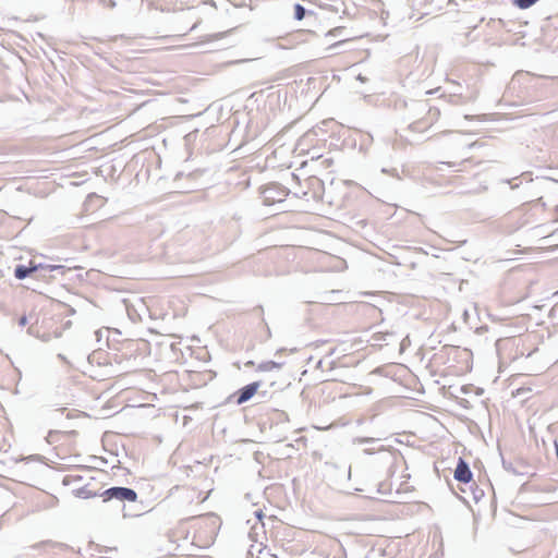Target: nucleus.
<instances>
[{"label":"nucleus","instance_id":"obj_12","mask_svg":"<svg viewBox=\"0 0 558 558\" xmlns=\"http://www.w3.org/2000/svg\"><path fill=\"white\" fill-rule=\"evenodd\" d=\"M65 270L63 272H60V271H56V274H60V275H64ZM34 274L36 275V278L37 279H44V280H48V279H52L54 278V271H34Z\"/></svg>","mask_w":558,"mask_h":558},{"label":"nucleus","instance_id":"obj_13","mask_svg":"<svg viewBox=\"0 0 558 558\" xmlns=\"http://www.w3.org/2000/svg\"><path fill=\"white\" fill-rule=\"evenodd\" d=\"M56 547H63V545L59 544V543L51 542V541H45V542H41V543L33 546V548H45V549L56 548Z\"/></svg>","mask_w":558,"mask_h":558},{"label":"nucleus","instance_id":"obj_2","mask_svg":"<svg viewBox=\"0 0 558 558\" xmlns=\"http://www.w3.org/2000/svg\"><path fill=\"white\" fill-rule=\"evenodd\" d=\"M288 195L289 190L279 183H270L260 192L263 204L267 206L284 202Z\"/></svg>","mask_w":558,"mask_h":558},{"label":"nucleus","instance_id":"obj_1","mask_svg":"<svg viewBox=\"0 0 558 558\" xmlns=\"http://www.w3.org/2000/svg\"><path fill=\"white\" fill-rule=\"evenodd\" d=\"M99 496L102 498L105 502L117 500L122 504L125 501L129 502H135L137 500V493L129 487H122V486H113L110 487L102 493L99 494ZM124 505H122V509H124Z\"/></svg>","mask_w":558,"mask_h":558},{"label":"nucleus","instance_id":"obj_19","mask_svg":"<svg viewBox=\"0 0 558 558\" xmlns=\"http://www.w3.org/2000/svg\"><path fill=\"white\" fill-rule=\"evenodd\" d=\"M27 323H28V318H27V316L23 315L22 317H20V319H19V326H20V327H24V326H26V325H27Z\"/></svg>","mask_w":558,"mask_h":558},{"label":"nucleus","instance_id":"obj_23","mask_svg":"<svg viewBox=\"0 0 558 558\" xmlns=\"http://www.w3.org/2000/svg\"><path fill=\"white\" fill-rule=\"evenodd\" d=\"M27 332H28L29 335H35V332H34V327H33V326H29V327H28V329H27Z\"/></svg>","mask_w":558,"mask_h":558},{"label":"nucleus","instance_id":"obj_25","mask_svg":"<svg viewBox=\"0 0 558 558\" xmlns=\"http://www.w3.org/2000/svg\"><path fill=\"white\" fill-rule=\"evenodd\" d=\"M537 202H538V203H541L543 206H545V204L542 202V197H539V198L537 199Z\"/></svg>","mask_w":558,"mask_h":558},{"label":"nucleus","instance_id":"obj_3","mask_svg":"<svg viewBox=\"0 0 558 558\" xmlns=\"http://www.w3.org/2000/svg\"><path fill=\"white\" fill-rule=\"evenodd\" d=\"M64 271V266L62 265H52V264H35L34 262L29 263V266L17 265L14 269V276L19 280H23L27 278L29 275L34 274V271Z\"/></svg>","mask_w":558,"mask_h":558},{"label":"nucleus","instance_id":"obj_4","mask_svg":"<svg viewBox=\"0 0 558 558\" xmlns=\"http://www.w3.org/2000/svg\"><path fill=\"white\" fill-rule=\"evenodd\" d=\"M417 106L421 110L427 109V114L423 120H418L413 122L410 128L414 131H421L422 129L429 128L433 125L440 117V110L436 107H428L425 102H418Z\"/></svg>","mask_w":558,"mask_h":558},{"label":"nucleus","instance_id":"obj_22","mask_svg":"<svg viewBox=\"0 0 558 558\" xmlns=\"http://www.w3.org/2000/svg\"><path fill=\"white\" fill-rule=\"evenodd\" d=\"M364 452L367 454H372V453H374V449H372V447H368L364 450Z\"/></svg>","mask_w":558,"mask_h":558},{"label":"nucleus","instance_id":"obj_17","mask_svg":"<svg viewBox=\"0 0 558 558\" xmlns=\"http://www.w3.org/2000/svg\"><path fill=\"white\" fill-rule=\"evenodd\" d=\"M354 442L362 445V444H373V442H376V440L374 438H356V439H354Z\"/></svg>","mask_w":558,"mask_h":558},{"label":"nucleus","instance_id":"obj_14","mask_svg":"<svg viewBox=\"0 0 558 558\" xmlns=\"http://www.w3.org/2000/svg\"><path fill=\"white\" fill-rule=\"evenodd\" d=\"M305 14H306L305 8L303 5H301V4H299V3L295 4V7H294V17H295V20H298V21L303 20Z\"/></svg>","mask_w":558,"mask_h":558},{"label":"nucleus","instance_id":"obj_16","mask_svg":"<svg viewBox=\"0 0 558 558\" xmlns=\"http://www.w3.org/2000/svg\"><path fill=\"white\" fill-rule=\"evenodd\" d=\"M342 31H343V27H341V26H339V27H335V28L330 29V31L326 34V36H333V37H336V36L341 35Z\"/></svg>","mask_w":558,"mask_h":558},{"label":"nucleus","instance_id":"obj_20","mask_svg":"<svg viewBox=\"0 0 558 558\" xmlns=\"http://www.w3.org/2000/svg\"><path fill=\"white\" fill-rule=\"evenodd\" d=\"M345 41H347V39H345V40H340V41H338V43H335V44H332V45H330V46L328 47V50H331V49H333V48H336V47H338V46H341V45H343Z\"/></svg>","mask_w":558,"mask_h":558},{"label":"nucleus","instance_id":"obj_18","mask_svg":"<svg viewBox=\"0 0 558 558\" xmlns=\"http://www.w3.org/2000/svg\"><path fill=\"white\" fill-rule=\"evenodd\" d=\"M381 172L383 173H387V174H390L392 177H398V171L396 168H391V169H388V168H383L381 169Z\"/></svg>","mask_w":558,"mask_h":558},{"label":"nucleus","instance_id":"obj_21","mask_svg":"<svg viewBox=\"0 0 558 558\" xmlns=\"http://www.w3.org/2000/svg\"><path fill=\"white\" fill-rule=\"evenodd\" d=\"M255 515H256V518H257L258 520H262V518L264 517V514H263V511H262V510H257V511H255Z\"/></svg>","mask_w":558,"mask_h":558},{"label":"nucleus","instance_id":"obj_6","mask_svg":"<svg viewBox=\"0 0 558 558\" xmlns=\"http://www.w3.org/2000/svg\"><path fill=\"white\" fill-rule=\"evenodd\" d=\"M259 386L260 384L258 381H254L239 389L235 393L236 404L247 402L257 392Z\"/></svg>","mask_w":558,"mask_h":558},{"label":"nucleus","instance_id":"obj_7","mask_svg":"<svg viewBox=\"0 0 558 558\" xmlns=\"http://www.w3.org/2000/svg\"><path fill=\"white\" fill-rule=\"evenodd\" d=\"M472 476L473 474L469 464L462 458H459L457 468L454 470V480L461 483H469L472 480Z\"/></svg>","mask_w":558,"mask_h":558},{"label":"nucleus","instance_id":"obj_5","mask_svg":"<svg viewBox=\"0 0 558 558\" xmlns=\"http://www.w3.org/2000/svg\"><path fill=\"white\" fill-rule=\"evenodd\" d=\"M509 226V232H514L529 223V218L521 210L511 211L504 220Z\"/></svg>","mask_w":558,"mask_h":558},{"label":"nucleus","instance_id":"obj_24","mask_svg":"<svg viewBox=\"0 0 558 558\" xmlns=\"http://www.w3.org/2000/svg\"><path fill=\"white\" fill-rule=\"evenodd\" d=\"M464 119H466V120H471V119H473V117H471V116H469V114H465V116H464Z\"/></svg>","mask_w":558,"mask_h":558},{"label":"nucleus","instance_id":"obj_11","mask_svg":"<svg viewBox=\"0 0 558 558\" xmlns=\"http://www.w3.org/2000/svg\"><path fill=\"white\" fill-rule=\"evenodd\" d=\"M83 481V476L81 475H77V474H69V475H65L63 477V485L65 486H70V485H73V484H76V483H80Z\"/></svg>","mask_w":558,"mask_h":558},{"label":"nucleus","instance_id":"obj_8","mask_svg":"<svg viewBox=\"0 0 558 558\" xmlns=\"http://www.w3.org/2000/svg\"><path fill=\"white\" fill-rule=\"evenodd\" d=\"M329 553H326L325 550L320 549V556L324 558H343V548L337 539H329Z\"/></svg>","mask_w":558,"mask_h":558},{"label":"nucleus","instance_id":"obj_10","mask_svg":"<svg viewBox=\"0 0 558 558\" xmlns=\"http://www.w3.org/2000/svg\"><path fill=\"white\" fill-rule=\"evenodd\" d=\"M281 367V364L276 363L274 361H267L263 362L258 365L257 369L260 372H270L274 369H279Z\"/></svg>","mask_w":558,"mask_h":558},{"label":"nucleus","instance_id":"obj_15","mask_svg":"<svg viewBox=\"0 0 558 558\" xmlns=\"http://www.w3.org/2000/svg\"><path fill=\"white\" fill-rule=\"evenodd\" d=\"M537 0H514V4L520 9H527L536 3Z\"/></svg>","mask_w":558,"mask_h":558},{"label":"nucleus","instance_id":"obj_9","mask_svg":"<svg viewBox=\"0 0 558 558\" xmlns=\"http://www.w3.org/2000/svg\"><path fill=\"white\" fill-rule=\"evenodd\" d=\"M74 495L78 498H84V499L99 496L97 493H93L86 486H82V487L74 489Z\"/></svg>","mask_w":558,"mask_h":558}]
</instances>
